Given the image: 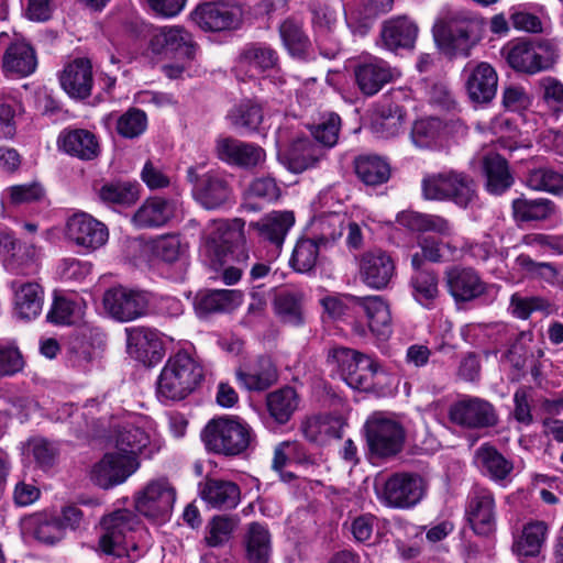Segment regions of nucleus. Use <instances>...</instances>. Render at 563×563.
I'll return each instance as SVG.
<instances>
[{
    "mask_svg": "<svg viewBox=\"0 0 563 563\" xmlns=\"http://www.w3.org/2000/svg\"><path fill=\"white\" fill-rule=\"evenodd\" d=\"M244 221L235 218L233 220H213L208 228L207 241L223 252L233 254L238 244L243 241Z\"/></svg>",
    "mask_w": 563,
    "mask_h": 563,
    "instance_id": "nucleus-34",
    "label": "nucleus"
},
{
    "mask_svg": "<svg viewBox=\"0 0 563 563\" xmlns=\"http://www.w3.org/2000/svg\"><path fill=\"white\" fill-rule=\"evenodd\" d=\"M323 154L320 145L308 137H298L289 145L285 158L290 172L302 173L314 167Z\"/></svg>",
    "mask_w": 563,
    "mask_h": 563,
    "instance_id": "nucleus-36",
    "label": "nucleus"
},
{
    "mask_svg": "<svg viewBox=\"0 0 563 563\" xmlns=\"http://www.w3.org/2000/svg\"><path fill=\"white\" fill-rule=\"evenodd\" d=\"M465 516L472 530L478 536H489L496 530L497 510L493 492L475 485L468 493Z\"/></svg>",
    "mask_w": 563,
    "mask_h": 563,
    "instance_id": "nucleus-13",
    "label": "nucleus"
},
{
    "mask_svg": "<svg viewBox=\"0 0 563 563\" xmlns=\"http://www.w3.org/2000/svg\"><path fill=\"white\" fill-rule=\"evenodd\" d=\"M241 60L251 68L264 71L276 65L277 55L271 47L254 45L243 52Z\"/></svg>",
    "mask_w": 563,
    "mask_h": 563,
    "instance_id": "nucleus-63",
    "label": "nucleus"
},
{
    "mask_svg": "<svg viewBox=\"0 0 563 563\" xmlns=\"http://www.w3.org/2000/svg\"><path fill=\"white\" fill-rule=\"evenodd\" d=\"M103 533L99 545L106 554L137 560L142 553L134 541V533L141 528L139 517L130 509H118L101 520Z\"/></svg>",
    "mask_w": 563,
    "mask_h": 563,
    "instance_id": "nucleus-3",
    "label": "nucleus"
},
{
    "mask_svg": "<svg viewBox=\"0 0 563 563\" xmlns=\"http://www.w3.org/2000/svg\"><path fill=\"white\" fill-rule=\"evenodd\" d=\"M483 21L465 10L448 11L433 25V37L442 52L449 55L468 56L479 41Z\"/></svg>",
    "mask_w": 563,
    "mask_h": 563,
    "instance_id": "nucleus-1",
    "label": "nucleus"
},
{
    "mask_svg": "<svg viewBox=\"0 0 563 563\" xmlns=\"http://www.w3.org/2000/svg\"><path fill=\"white\" fill-rule=\"evenodd\" d=\"M66 238L86 252L102 247L109 239L104 223L86 212L73 214L66 223Z\"/></svg>",
    "mask_w": 563,
    "mask_h": 563,
    "instance_id": "nucleus-17",
    "label": "nucleus"
},
{
    "mask_svg": "<svg viewBox=\"0 0 563 563\" xmlns=\"http://www.w3.org/2000/svg\"><path fill=\"white\" fill-rule=\"evenodd\" d=\"M236 377L251 391H262L277 382L276 366L269 357L261 356L247 369H239Z\"/></svg>",
    "mask_w": 563,
    "mask_h": 563,
    "instance_id": "nucleus-35",
    "label": "nucleus"
},
{
    "mask_svg": "<svg viewBox=\"0 0 563 563\" xmlns=\"http://www.w3.org/2000/svg\"><path fill=\"white\" fill-rule=\"evenodd\" d=\"M395 268L393 258L386 252H368L361 261V277L367 286L383 289L394 277Z\"/></svg>",
    "mask_w": 563,
    "mask_h": 563,
    "instance_id": "nucleus-28",
    "label": "nucleus"
},
{
    "mask_svg": "<svg viewBox=\"0 0 563 563\" xmlns=\"http://www.w3.org/2000/svg\"><path fill=\"white\" fill-rule=\"evenodd\" d=\"M328 361L351 388L368 391L374 387L377 364L369 356L340 346L330 351Z\"/></svg>",
    "mask_w": 563,
    "mask_h": 563,
    "instance_id": "nucleus-7",
    "label": "nucleus"
},
{
    "mask_svg": "<svg viewBox=\"0 0 563 563\" xmlns=\"http://www.w3.org/2000/svg\"><path fill=\"white\" fill-rule=\"evenodd\" d=\"M57 146L66 154L82 161H92L100 154L96 135L86 129H65L57 139Z\"/></svg>",
    "mask_w": 563,
    "mask_h": 563,
    "instance_id": "nucleus-29",
    "label": "nucleus"
},
{
    "mask_svg": "<svg viewBox=\"0 0 563 563\" xmlns=\"http://www.w3.org/2000/svg\"><path fill=\"white\" fill-rule=\"evenodd\" d=\"M150 442L148 434L140 427L128 423L122 426L115 437V446L122 454H136L142 452Z\"/></svg>",
    "mask_w": 563,
    "mask_h": 563,
    "instance_id": "nucleus-52",
    "label": "nucleus"
},
{
    "mask_svg": "<svg viewBox=\"0 0 563 563\" xmlns=\"http://www.w3.org/2000/svg\"><path fill=\"white\" fill-rule=\"evenodd\" d=\"M176 202L164 198L147 199L134 213L133 224L139 229L159 228L175 214Z\"/></svg>",
    "mask_w": 563,
    "mask_h": 563,
    "instance_id": "nucleus-33",
    "label": "nucleus"
},
{
    "mask_svg": "<svg viewBox=\"0 0 563 563\" xmlns=\"http://www.w3.org/2000/svg\"><path fill=\"white\" fill-rule=\"evenodd\" d=\"M463 75L470 99L476 103L490 102L497 91L498 76L494 67L485 62L468 64Z\"/></svg>",
    "mask_w": 563,
    "mask_h": 563,
    "instance_id": "nucleus-21",
    "label": "nucleus"
},
{
    "mask_svg": "<svg viewBox=\"0 0 563 563\" xmlns=\"http://www.w3.org/2000/svg\"><path fill=\"white\" fill-rule=\"evenodd\" d=\"M279 35L288 53L298 58H303L310 47V41L302 30V25L287 19L279 26Z\"/></svg>",
    "mask_w": 563,
    "mask_h": 563,
    "instance_id": "nucleus-51",
    "label": "nucleus"
},
{
    "mask_svg": "<svg viewBox=\"0 0 563 563\" xmlns=\"http://www.w3.org/2000/svg\"><path fill=\"white\" fill-rule=\"evenodd\" d=\"M203 378L201 365L186 352L170 356L157 379L161 401H176L191 394Z\"/></svg>",
    "mask_w": 563,
    "mask_h": 563,
    "instance_id": "nucleus-2",
    "label": "nucleus"
},
{
    "mask_svg": "<svg viewBox=\"0 0 563 563\" xmlns=\"http://www.w3.org/2000/svg\"><path fill=\"white\" fill-rule=\"evenodd\" d=\"M201 498L212 508L234 509L241 500V489L232 481L207 478L201 485Z\"/></svg>",
    "mask_w": 563,
    "mask_h": 563,
    "instance_id": "nucleus-32",
    "label": "nucleus"
},
{
    "mask_svg": "<svg viewBox=\"0 0 563 563\" xmlns=\"http://www.w3.org/2000/svg\"><path fill=\"white\" fill-rule=\"evenodd\" d=\"M32 525L34 537L43 543L54 544L65 536L59 525V518L56 515H36L32 518Z\"/></svg>",
    "mask_w": 563,
    "mask_h": 563,
    "instance_id": "nucleus-57",
    "label": "nucleus"
},
{
    "mask_svg": "<svg viewBox=\"0 0 563 563\" xmlns=\"http://www.w3.org/2000/svg\"><path fill=\"white\" fill-rule=\"evenodd\" d=\"M139 468L137 459L132 454L111 452L95 464L91 471V479L101 488H110L122 484Z\"/></svg>",
    "mask_w": 563,
    "mask_h": 563,
    "instance_id": "nucleus-18",
    "label": "nucleus"
},
{
    "mask_svg": "<svg viewBox=\"0 0 563 563\" xmlns=\"http://www.w3.org/2000/svg\"><path fill=\"white\" fill-rule=\"evenodd\" d=\"M313 241L322 249L332 247L342 236L344 219L338 213L322 216L313 223Z\"/></svg>",
    "mask_w": 563,
    "mask_h": 563,
    "instance_id": "nucleus-50",
    "label": "nucleus"
},
{
    "mask_svg": "<svg viewBox=\"0 0 563 563\" xmlns=\"http://www.w3.org/2000/svg\"><path fill=\"white\" fill-rule=\"evenodd\" d=\"M228 119L235 129L251 133L258 130L263 121V110L252 100H244L229 111Z\"/></svg>",
    "mask_w": 563,
    "mask_h": 563,
    "instance_id": "nucleus-49",
    "label": "nucleus"
},
{
    "mask_svg": "<svg viewBox=\"0 0 563 563\" xmlns=\"http://www.w3.org/2000/svg\"><path fill=\"white\" fill-rule=\"evenodd\" d=\"M419 33L417 23L408 15H398L383 22L380 44L388 51L411 49Z\"/></svg>",
    "mask_w": 563,
    "mask_h": 563,
    "instance_id": "nucleus-22",
    "label": "nucleus"
},
{
    "mask_svg": "<svg viewBox=\"0 0 563 563\" xmlns=\"http://www.w3.org/2000/svg\"><path fill=\"white\" fill-rule=\"evenodd\" d=\"M442 130V121L437 118L418 120L411 129V140L417 147L430 148L439 143Z\"/></svg>",
    "mask_w": 563,
    "mask_h": 563,
    "instance_id": "nucleus-54",
    "label": "nucleus"
},
{
    "mask_svg": "<svg viewBox=\"0 0 563 563\" xmlns=\"http://www.w3.org/2000/svg\"><path fill=\"white\" fill-rule=\"evenodd\" d=\"M15 311L24 320L35 319L42 311L43 289L37 283H12Z\"/></svg>",
    "mask_w": 563,
    "mask_h": 563,
    "instance_id": "nucleus-37",
    "label": "nucleus"
},
{
    "mask_svg": "<svg viewBox=\"0 0 563 563\" xmlns=\"http://www.w3.org/2000/svg\"><path fill=\"white\" fill-rule=\"evenodd\" d=\"M65 92L74 99H86L90 96L93 76L89 59L76 58L68 63L59 75Z\"/></svg>",
    "mask_w": 563,
    "mask_h": 563,
    "instance_id": "nucleus-26",
    "label": "nucleus"
},
{
    "mask_svg": "<svg viewBox=\"0 0 563 563\" xmlns=\"http://www.w3.org/2000/svg\"><path fill=\"white\" fill-rule=\"evenodd\" d=\"M192 19L205 31H224L239 24L241 9L233 0H206L195 9Z\"/></svg>",
    "mask_w": 563,
    "mask_h": 563,
    "instance_id": "nucleus-16",
    "label": "nucleus"
},
{
    "mask_svg": "<svg viewBox=\"0 0 563 563\" xmlns=\"http://www.w3.org/2000/svg\"><path fill=\"white\" fill-rule=\"evenodd\" d=\"M555 211V205L545 198L528 199L519 197L512 201V213L517 221H542Z\"/></svg>",
    "mask_w": 563,
    "mask_h": 563,
    "instance_id": "nucleus-45",
    "label": "nucleus"
},
{
    "mask_svg": "<svg viewBox=\"0 0 563 563\" xmlns=\"http://www.w3.org/2000/svg\"><path fill=\"white\" fill-rule=\"evenodd\" d=\"M22 112V102L13 91L0 92V124L4 128L5 136H13L15 118Z\"/></svg>",
    "mask_w": 563,
    "mask_h": 563,
    "instance_id": "nucleus-59",
    "label": "nucleus"
},
{
    "mask_svg": "<svg viewBox=\"0 0 563 563\" xmlns=\"http://www.w3.org/2000/svg\"><path fill=\"white\" fill-rule=\"evenodd\" d=\"M426 200L451 201L461 208L476 202L477 189L473 177L455 169L426 175L421 180Z\"/></svg>",
    "mask_w": 563,
    "mask_h": 563,
    "instance_id": "nucleus-4",
    "label": "nucleus"
},
{
    "mask_svg": "<svg viewBox=\"0 0 563 563\" xmlns=\"http://www.w3.org/2000/svg\"><path fill=\"white\" fill-rule=\"evenodd\" d=\"M486 188L490 194L500 195L512 185L514 178L507 161L499 154H488L484 158Z\"/></svg>",
    "mask_w": 563,
    "mask_h": 563,
    "instance_id": "nucleus-43",
    "label": "nucleus"
},
{
    "mask_svg": "<svg viewBox=\"0 0 563 563\" xmlns=\"http://www.w3.org/2000/svg\"><path fill=\"white\" fill-rule=\"evenodd\" d=\"M201 440L209 452L223 456H236L250 446L252 429L238 418H214L202 429Z\"/></svg>",
    "mask_w": 563,
    "mask_h": 563,
    "instance_id": "nucleus-5",
    "label": "nucleus"
},
{
    "mask_svg": "<svg viewBox=\"0 0 563 563\" xmlns=\"http://www.w3.org/2000/svg\"><path fill=\"white\" fill-rule=\"evenodd\" d=\"M526 184L533 190L559 195L563 192V174L548 167L534 168L528 172Z\"/></svg>",
    "mask_w": 563,
    "mask_h": 563,
    "instance_id": "nucleus-53",
    "label": "nucleus"
},
{
    "mask_svg": "<svg viewBox=\"0 0 563 563\" xmlns=\"http://www.w3.org/2000/svg\"><path fill=\"white\" fill-rule=\"evenodd\" d=\"M349 299L353 306L363 309L372 333L384 339L391 333L389 306L380 296H350Z\"/></svg>",
    "mask_w": 563,
    "mask_h": 563,
    "instance_id": "nucleus-31",
    "label": "nucleus"
},
{
    "mask_svg": "<svg viewBox=\"0 0 563 563\" xmlns=\"http://www.w3.org/2000/svg\"><path fill=\"white\" fill-rule=\"evenodd\" d=\"M269 415L278 422L286 423L298 407V395L292 387H284L267 395Z\"/></svg>",
    "mask_w": 563,
    "mask_h": 563,
    "instance_id": "nucleus-48",
    "label": "nucleus"
},
{
    "mask_svg": "<svg viewBox=\"0 0 563 563\" xmlns=\"http://www.w3.org/2000/svg\"><path fill=\"white\" fill-rule=\"evenodd\" d=\"M37 67L36 53L33 46L23 38H15L5 48L1 69L5 76L26 77Z\"/></svg>",
    "mask_w": 563,
    "mask_h": 563,
    "instance_id": "nucleus-25",
    "label": "nucleus"
},
{
    "mask_svg": "<svg viewBox=\"0 0 563 563\" xmlns=\"http://www.w3.org/2000/svg\"><path fill=\"white\" fill-rule=\"evenodd\" d=\"M551 308V302L543 297L522 296L518 292L511 296L509 305L512 316L522 320L528 319L531 313L537 311L550 313Z\"/></svg>",
    "mask_w": 563,
    "mask_h": 563,
    "instance_id": "nucleus-58",
    "label": "nucleus"
},
{
    "mask_svg": "<svg viewBox=\"0 0 563 563\" xmlns=\"http://www.w3.org/2000/svg\"><path fill=\"white\" fill-rule=\"evenodd\" d=\"M474 464L484 476L495 483L507 481L514 471V462L489 443L475 450Z\"/></svg>",
    "mask_w": 563,
    "mask_h": 563,
    "instance_id": "nucleus-30",
    "label": "nucleus"
},
{
    "mask_svg": "<svg viewBox=\"0 0 563 563\" xmlns=\"http://www.w3.org/2000/svg\"><path fill=\"white\" fill-rule=\"evenodd\" d=\"M246 559L250 563H268L272 552V541L268 529L258 523L249 525L245 538Z\"/></svg>",
    "mask_w": 563,
    "mask_h": 563,
    "instance_id": "nucleus-41",
    "label": "nucleus"
},
{
    "mask_svg": "<svg viewBox=\"0 0 563 563\" xmlns=\"http://www.w3.org/2000/svg\"><path fill=\"white\" fill-rule=\"evenodd\" d=\"M405 117L406 111L399 104H382L376 111L373 129L380 137H394L402 130Z\"/></svg>",
    "mask_w": 563,
    "mask_h": 563,
    "instance_id": "nucleus-44",
    "label": "nucleus"
},
{
    "mask_svg": "<svg viewBox=\"0 0 563 563\" xmlns=\"http://www.w3.org/2000/svg\"><path fill=\"white\" fill-rule=\"evenodd\" d=\"M128 347L134 351L139 358H154L161 356L162 342L155 330L145 327L126 329Z\"/></svg>",
    "mask_w": 563,
    "mask_h": 563,
    "instance_id": "nucleus-42",
    "label": "nucleus"
},
{
    "mask_svg": "<svg viewBox=\"0 0 563 563\" xmlns=\"http://www.w3.org/2000/svg\"><path fill=\"white\" fill-rule=\"evenodd\" d=\"M506 58L515 70L537 74L551 68L558 54L548 41H518L506 48Z\"/></svg>",
    "mask_w": 563,
    "mask_h": 563,
    "instance_id": "nucleus-10",
    "label": "nucleus"
},
{
    "mask_svg": "<svg viewBox=\"0 0 563 563\" xmlns=\"http://www.w3.org/2000/svg\"><path fill=\"white\" fill-rule=\"evenodd\" d=\"M427 490L428 482L420 474L397 472L387 477L377 496L387 507L410 509L424 498Z\"/></svg>",
    "mask_w": 563,
    "mask_h": 563,
    "instance_id": "nucleus-8",
    "label": "nucleus"
},
{
    "mask_svg": "<svg viewBox=\"0 0 563 563\" xmlns=\"http://www.w3.org/2000/svg\"><path fill=\"white\" fill-rule=\"evenodd\" d=\"M409 284L413 298L426 308H430L439 296V276L434 269L413 272Z\"/></svg>",
    "mask_w": 563,
    "mask_h": 563,
    "instance_id": "nucleus-46",
    "label": "nucleus"
},
{
    "mask_svg": "<svg viewBox=\"0 0 563 563\" xmlns=\"http://www.w3.org/2000/svg\"><path fill=\"white\" fill-rule=\"evenodd\" d=\"M549 525L542 520H531L523 525L521 533L514 540L511 551L520 563L540 555L549 537Z\"/></svg>",
    "mask_w": 563,
    "mask_h": 563,
    "instance_id": "nucleus-24",
    "label": "nucleus"
},
{
    "mask_svg": "<svg viewBox=\"0 0 563 563\" xmlns=\"http://www.w3.org/2000/svg\"><path fill=\"white\" fill-rule=\"evenodd\" d=\"M397 221L402 227L415 232H434L442 236H450L453 233V228L449 220L438 214L405 211L398 216Z\"/></svg>",
    "mask_w": 563,
    "mask_h": 563,
    "instance_id": "nucleus-38",
    "label": "nucleus"
},
{
    "mask_svg": "<svg viewBox=\"0 0 563 563\" xmlns=\"http://www.w3.org/2000/svg\"><path fill=\"white\" fill-rule=\"evenodd\" d=\"M450 420L468 429L495 427L498 416L494 406L478 397H464L451 405Z\"/></svg>",
    "mask_w": 563,
    "mask_h": 563,
    "instance_id": "nucleus-15",
    "label": "nucleus"
},
{
    "mask_svg": "<svg viewBox=\"0 0 563 563\" xmlns=\"http://www.w3.org/2000/svg\"><path fill=\"white\" fill-rule=\"evenodd\" d=\"M151 302L152 296L147 291L123 286L112 287L103 295L106 311L120 322H129L146 316L150 312Z\"/></svg>",
    "mask_w": 563,
    "mask_h": 563,
    "instance_id": "nucleus-12",
    "label": "nucleus"
},
{
    "mask_svg": "<svg viewBox=\"0 0 563 563\" xmlns=\"http://www.w3.org/2000/svg\"><path fill=\"white\" fill-rule=\"evenodd\" d=\"M295 223V216L291 211H273L256 222H251L261 241L272 246L271 257L276 258L283 247L285 238Z\"/></svg>",
    "mask_w": 563,
    "mask_h": 563,
    "instance_id": "nucleus-20",
    "label": "nucleus"
},
{
    "mask_svg": "<svg viewBox=\"0 0 563 563\" xmlns=\"http://www.w3.org/2000/svg\"><path fill=\"white\" fill-rule=\"evenodd\" d=\"M445 284L455 301H471L482 296L485 284L478 274L466 267L454 266L445 271Z\"/></svg>",
    "mask_w": 563,
    "mask_h": 563,
    "instance_id": "nucleus-27",
    "label": "nucleus"
},
{
    "mask_svg": "<svg viewBox=\"0 0 563 563\" xmlns=\"http://www.w3.org/2000/svg\"><path fill=\"white\" fill-rule=\"evenodd\" d=\"M539 86L547 107L554 113L563 112V84L554 77H544Z\"/></svg>",
    "mask_w": 563,
    "mask_h": 563,
    "instance_id": "nucleus-64",
    "label": "nucleus"
},
{
    "mask_svg": "<svg viewBox=\"0 0 563 563\" xmlns=\"http://www.w3.org/2000/svg\"><path fill=\"white\" fill-rule=\"evenodd\" d=\"M341 119L336 113H328L321 117L320 121L312 126L311 133L317 142L325 147L336 144Z\"/></svg>",
    "mask_w": 563,
    "mask_h": 563,
    "instance_id": "nucleus-62",
    "label": "nucleus"
},
{
    "mask_svg": "<svg viewBox=\"0 0 563 563\" xmlns=\"http://www.w3.org/2000/svg\"><path fill=\"white\" fill-rule=\"evenodd\" d=\"M214 152L220 161L245 170L261 168L266 161V152L262 146L231 136L219 137Z\"/></svg>",
    "mask_w": 563,
    "mask_h": 563,
    "instance_id": "nucleus-14",
    "label": "nucleus"
},
{
    "mask_svg": "<svg viewBox=\"0 0 563 563\" xmlns=\"http://www.w3.org/2000/svg\"><path fill=\"white\" fill-rule=\"evenodd\" d=\"M364 428L372 455L389 459L401 451L406 432L399 421L383 412H374L367 418Z\"/></svg>",
    "mask_w": 563,
    "mask_h": 563,
    "instance_id": "nucleus-9",
    "label": "nucleus"
},
{
    "mask_svg": "<svg viewBox=\"0 0 563 563\" xmlns=\"http://www.w3.org/2000/svg\"><path fill=\"white\" fill-rule=\"evenodd\" d=\"M277 317L285 324L299 327L303 324L302 295L294 291H280L274 300Z\"/></svg>",
    "mask_w": 563,
    "mask_h": 563,
    "instance_id": "nucleus-47",
    "label": "nucleus"
},
{
    "mask_svg": "<svg viewBox=\"0 0 563 563\" xmlns=\"http://www.w3.org/2000/svg\"><path fill=\"white\" fill-rule=\"evenodd\" d=\"M320 250L312 239L298 240L289 261L291 267L298 273L310 272L317 264Z\"/></svg>",
    "mask_w": 563,
    "mask_h": 563,
    "instance_id": "nucleus-56",
    "label": "nucleus"
},
{
    "mask_svg": "<svg viewBox=\"0 0 563 563\" xmlns=\"http://www.w3.org/2000/svg\"><path fill=\"white\" fill-rule=\"evenodd\" d=\"M357 178L366 186L376 187L388 181L390 166L378 155H360L354 161Z\"/></svg>",
    "mask_w": 563,
    "mask_h": 563,
    "instance_id": "nucleus-39",
    "label": "nucleus"
},
{
    "mask_svg": "<svg viewBox=\"0 0 563 563\" xmlns=\"http://www.w3.org/2000/svg\"><path fill=\"white\" fill-rule=\"evenodd\" d=\"M201 165L187 168L186 178L192 185L195 201L205 210H221L233 201V188L222 173L210 170L200 174Z\"/></svg>",
    "mask_w": 563,
    "mask_h": 563,
    "instance_id": "nucleus-6",
    "label": "nucleus"
},
{
    "mask_svg": "<svg viewBox=\"0 0 563 563\" xmlns=\"http://www.w3.org/2000/svg\"><path fill=\"white\" fill-rule=\"evenodd\" d=\"M354 74L360 90L366 96L377 93L385 85L391 82L400 75L387 62L376 57L358 64L355 67Z\"/></svg>",
    "mask_w": 563,
    "mask_h": 563,
    "instance_id": "nucleus-23",
    "label": "nucleus"
},
{
    "mask_svg": "<svg viewBox=\"0 0 563 563\" xmlns=\"http://www.w3.org/2000/svg\"><path fill=\"white\" fill-rule=\"evenodd\" d=\"M240 302V295L235 290L219 289L200 292L196 296L195 309L200 316L217 312H228Z\"/></svg>",
    "mask_w": 563,
    "mask_h": 563,
    "instance_id": "nucleus-40",
    "label": "nucleus"
},
{
    "mask_svg": "<svg viewBox=\"0 0 563 563\" xmlns=\"http://www.w3.org/2000/svg\"><path fill=\"white\" fill-rule=\"evenodd\" d=\"M175 501L176 489L165 477L148 482L134 498L139 514L159 522L169 519Z\"/></svg>",
    "mask_w": 563,
    "mask_h": 563,
    "instance_id": "nucleus-11",
    "label": "nucleus"
},
{
    "mask_svg": "<svg viewBox=\"0 0 563 563\" xmlns=\"http://www.w3.org/2000/svg\"><path fill=\"white\" fill-rule=\"evenodd\" d=\"M98 195L103 202L118 206H131L139 199L137 186L131 183L104 184Z\"/></svg>",
    "mask_w": 563,
    "mask_h": 563,
    "instance_id": "nucleus-55",
    "label": "nucleus"
},
{
    "mask_svg": "<svg viewBox=\"0 0 563 563\" xmlns=\"http://www.w3.org/2000/svg\"><path fill=\"white\" fill-rule=\"evenodd\" d=\"M150 47L155 54L186 60H192L196 53L191 34L183 26L158 29L151 36Z\"/></svg>",
    "mask_w": 563,
    "mask_h": 563,
    "instance_id": "nucleus-19",
    "label": "nucleus"
},
{
    "mask_svg": "<svg viewBox=\"0 0 563 563\" xmlns=\"http://www.w3.org/2000/svg\"><path fill=\"white\" fill-rule=\"evenodd\" d=\"M27 455L32 456L35 463L43 467H51L57 457V446L45 438L34 437L25 444Z\"/></svg>",
    "mask_w": 563,
    "mask_h": 563,
    "instance_id": "nucleus-61",
    "label": "nucleus"
},
{
    "mask_svg": "<svg viewBox=\"0 0 563 563\" xmlns=\"http://www.w3.org/2000/svg\"><path fill=\"white\" fill-rule=\"evenodd\" d=\"M147 126V117L137 108H130L117 119V132L125 139L140 136Z\"/></svg>",
    "mask_w": 563,
    "mask_h": 563,
    "instance_id": "nucleus-60",
    "label": "nucleus"
}]
</instances>
